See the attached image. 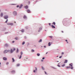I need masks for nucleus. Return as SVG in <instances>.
<instances>
[{
    "label": "nucleus",
    "mask_w": 75,
    "mask_h": 75,
    "mask_svg": "<svg viewBox=\"0 0 75 75\" xmlns=\"http://www.w3.org/2000/svg\"><path fill=\"white\" fill-rule=\"evenodd\" d=\"M13 51L12 49H11V53H12V52H13L14 51H15V50H16V49L15 48H13Z\"/></svg>",
    "instance_id": "f257e3e1"
},
{
    "label": "nucleus",
    "mask_w": 75,
    "mask_h": 75,
    "mask_svg": "<svg viewBox=\"0 0 75 75\" xmlns=\"http://www.w3.org/2000/svg\"><path fill=\"white\" fill-rule=\"evenodd\" d=\"M10 51L9 50H5L4 52L3 53L4 54H6V53H7V52H8Z\"/></svg>",
    "instance_id": "f03ea898"
},
{
    "label": "nucleus",
    "mask_w": 75,
    "mask_h": 75,
    "mask_svg": "<svg viewBox=\"0 0 75 75\" xmlns=\"http://www.w3.org/2000/svg\"><path fill=\"white\" fill-rule=\"evenodd\" d=\"M13 13L15 16H16V15H17V12L16 11L13 12Z\"/></svg>",
    "instance_id": "7ed1b4c3"
},
{
    "label": "nucleus",
    "mask_w": 75,
    "mask_h": 75,
    "mask_svg": "<svg viewBox=\"0 0 75 75\" xmlns=\"http://www.w3.org/2000/svg\"><path fill=\"white\" fill-rule=\"evenodd\" d=\"M4 18L5 19H7V18H8V16H5Z\"/></svg>",
    "instance_id": "20e7f679"
},
{
    "label": "nucleus",
    "mask_w": 75,
    "mask_h": 75,
    "mask_svg": "<svg viewBox=\"0 0 75 75\" xmlns=\"http://www.w3.org/2000/svg\"><path fill=\"white\" fill-rule=\"evenodd\" d=\"M51 26L52 28H55V26H54V25H52Z\"/></svg>",
    "instance_id": "39448f33"
},
{
    "label": "nucleus",
    "mask_w": 75,
    "mask_h": 75,
    "mask_svg": "<svg viewBox=\"0 0 75 75\" xmlns=\"http://www.w3.org/2000/svg\"><path fill=\"white\" fill-rule=\"evenodd\" d=\"M3 59L5 61H6V60H7V58H6V57H4L3 58Z\"/></svg>",
    "instance_id": "423d86ee"
},
{
    "label": "nucleus",
    "mask_w": 75,
    "mask_h": 75,
    "mask_svg": "<svg viewBox=\"0 0 75 75\" xmlns=\"http://www.w3.org/2000/svg\"><path fill=\"white\" fill-rule=\"evenodd\" d=\"M70 68V66H67L66 67V69H68V68Z\"/></svg>",
    "instance_id": "0eeeda50"
},
{
    "label": "nucleus",
    "mask_w": 75,
    "mask_h": 75,
    "mask_svg": "<svg viewBox=\"0 0 75 75\" xmlns=\"http://www.w3.org/2000/svg\"><path fill=\"white\" fill-rule=\"evenodd\" d=\"M25 7L26 8V9H27L28 8V6H25Z\"/></svg>",
    "instance_id": "6e6552de"
},
{
    "label": "nucleus",
    "mask_w": 75,
    "mask_h": 75,
    "mask_svg": "<svg viewBox=\"0 0 75 75\" xmlns=\"http://www.w3.org/2000/svg\"><path fill=\"white\" fill-rule=\"evenodd\" d=\"M67 62H68V60H66L64 63V64L65 63H67Z\"/></svg>",
    "instance_id": "1a4fd4ad"
},
{
    "label": "nucleus",
    "mask_w": 75,
    "mask_h": 75,
    "mask_svg": "<svg viewBox=\"0 0 75 75\" xmlns=\"http://www.w3.org/2000/svg\"><path fill=\"white\" fill-rule=\"evenodd\" d=\"M23 18L25 19L27 18V17L26 16H25V15H24L23 16Z\"/></svg>",
    "instance_id": "9d476101"
},
{
    "label": "nucleus",
    "mask_w": 75,
    "mask_h": 75,
    "mask_svg": "<svg viewBox=\"0 0 75 75\" xmlns=\"http://www.w3.org/2000/svg\"><path fill=\"white\" fill-rule=\"evenodd\" d=\"M3 13H1V17H3Z\"/></svg>",
    "instance_id": "9b49d317"
},
{
    "label": "nucleus",
    "mask_w": 75,
    "mask_h": 75,
    "mask_svg": "<svg viewBox=\"0 0 75 75\" xmlns=\"http://www.w3.org/2000/svg\"><path fill=\"white\" fill-rule=\"evenodd\" d=\"M11 72L12 74H14L15 73V71H13Z\"/></svg>",
    "instance_id": "f8f14e48"
},
{
    "label": "nucleus",
    "mask_w": 75,
    "mask_h": 75,
    "mask_svg": "<svg viewBox=\"0 0 75 75\" xmlns=\"http://www.w3.org/2000/svg\"><path fill=\"white\" fill-rule=\"evenodd\" d=\"M48 46H50V45H51V42H49L48 43Z\"/></svg>",
    "instance_id": "ddd939ff"
},
{
    "label": "nucleus",
    "mask_w": 75,
    "mask_h": 75,
    "mask_svg": "<svg viewBox=\"0 0 75 75\" xmlns=\"http://www.w3.org/2000/svg\"><path fill=\"white\" fill-rule=\"evenodd\" d=\"M7 24H9V25H13V23H8Z\"/></svg>",
    "instance_id": "4468645a"
},
{
    "label": "nucleus",
    "mask_w": 75,
    "mask_h": 75,
    "mask_svg": "<svg viewBox=\"0 0 75 75\" xmlns=\"http://www.w3.org/2000/svg\"><path fill=\"white\" fill-rule=\"evenodd\" d=\"M22 6H23V5H21L19 6L20 8H21V7H22Z\"/></svg>",
    "instance_id": "2eb2a0df"
},
{
    "label": "nucleus",
    "mask_w": 75,
    "mask_h": 75,
    "mask_svg": "<svg viewBox=\"0 0 75 75\" xmlns=\"http://www.w3.org/2000/svg\"><path fill=\"white\" fill-rule=\"evenodd\" d=\"M69 65H70V66L71 67H72L73 66L72 64V63L70 64Z\"/></svg>",
    "instance_id": "dca6fc26"
},
{
    "label": "nucleus",
    "mask_w": 75,
    "mask_h": 75,
    "mask_svg": "<svg viewBox=\"0 0 75 75\" xmlns=\"http://www.w3.org/2000/svg\"><path fill=\"white\" fill-rule=\"evenodd\" d=\"M52 24H53L54 25H55V23L54 22Z\"/></svg>",
    "instance_id": "f3484780"
},
{
    "label": "nucleus",
    "mask_w": 75,
    "mask_h": 75,
    "mask_svg": "<svg viewBox=\"0 0 75 75\" xmlns=\"http://www.w3.org/2000/svg\"><path fill=\"white\" fill-rule=\"evenodd\" d=\"M28 13H30V11L28 9L27 11Z\"/></svg>",
    "instance_id": "a211bd4d"
},
{
    "label": "nucleus",
    "mask_w": 75,
    "mask_h": 75,
    "mask_svg": "<svg viewBox=\"0 0 75 75\" xmlns=\"http://www.w3.org/2000/svg\"><path fill=\"white\" fill-rule=\"evenodd\" d=\"M42 41V39H40V40L39 41V42H40Z\"/></svg>",
    "instance_id": "6ab92c4d"
},
{
    "label": "nucleus",
    "mask_w": 75,
    "mask_h": 75,
    "mask_svg": "<svg viewBox=\"0 0 75 75\" xmlns=\"http://www.w3.org/2000/svg\"><path fill=\"white\" fill-rule=\"evenodd\" d=\"M24 44H25V42H23L22 43V45H24Z\"/></svg>",
    "instance_id": "aec40b11"
},
{
    "label": "nucleus",
    "mask_w": 75,
    "mask_h": 75,
    "mask_svg": "<svg viewBox=\"0 0 75 75\" xmlns=\"http://www.w3.org/2000/svg\"><path fill=\"white\" fill-rule=\"evenodd\" d=\"M21 32H22V33H23V32H24V30L23 29H22L21 30Z\"/></svg>",
    "instance_id": "412c9836"
},
{
    "label": "nucleus",
    "mask_w": 75,
    "mask_h": 75,
    "mask_svg": "<svg viewBox=\"0 0 75 75\" xmlns=\"http://www.w3.org/2000/svg\"><path fill=\"white\" fill-rule=\"evenodd\" d=\"M37 55H38V56H40V54L39 53V54L38 53L37 54Z\"/></svg>",
    "instance_id": "4be33fe9"
},
{
    "label": "nucleus",
    "mask_w": 75,
    "mask_h": 75,
    "mask_svg": "<svg viewBox=\"0 0 75 75\" xmlns=\"http://www.w3.org/2000/svg\"><path fill=\"white\" fill-rule=\"evenodd\" d=\"M12 60H13V62H14V61H15V60H14V59L13 58H12Z\"/></svg>",
    "instance_id": "5701e85b"
},
{
    "label": "nucleus",
    "mask_w": 75,
    "mask_h": 75,
    "mask_svg": "<svg viewBox=\"0 0 75 75\" xmlns=\"http://www.w3.org/2000/svg\"><path fill=\"white\" fill-rule=\"evenodd\" d=\"M65 64H64L63 65H62V67H64L65 66Z\"/></svg>",
    "instance_id": "b1692460"
},
{
    "label": "nucleus",
    "mask_w": 75,
    "mask_h": 75,
    "mask_svg": "<svg viewBox=\"0 0 75 75\" xmlns=\"http://www.w3.org/2000/svg\"><path fill=\"white\" fill-rule=\"evenodd\" d=\"M42 68L43 70H44V68L43 67H42Z\"/></svg>",
    "instance_id": "393cba45"
},
{
    "label": "nucleus",
    "mask_w": 75,
    "mask_h": 75,
    "mask_svg": "<svg viewBox=\"0 0 75 75\" xmlns=\"http://www.w3.org/2000/svg\"><path fill=\"white\" fill-rule=\"evenodd\" d=\"M42 30V27H40V28H39V30Z\"/></svg>",
    "instance_id": "a878e982"
},
{
    "label": "nucleus",
    "mask_w": 75,
    "mask_h": 75,
    "mask_svg": "<svg viewBox=\"0 0 75 75\" xmlns=\"http://www.w3.org/2000/svg\"><path fill=\"white\" fill-rule=\"evenodd\" d=\"M16 51L17 52H18V48H17Z\"/></svg>",
    "instance_id": "bb28decb"
},
{
    "label": "nucleus",
    "mask_w": 75,
    "mask_h": 75,
    "mask_svg": "<svg viewBox=\"0 0 75 75\" xmlns=\"http://www.w3.org/2000/svg\"><path fill=\"white\" fill-rule=\"evenodd\" d=\"M15 40H18V38L17 37H16L15 38Z\"/></svg>",
    "instance_id": "cd10ccee"
},
{
    "label": "nucleus",
    "mask_w": 75,
    "mask_h": 75,
    "mask_svg": "<svg viewBox=\"0 0 75 75\" xmlns=\"http://www.w3.org/2000/svg\"><path fill=\"white\" fill-rule=\"evenodd\" d=\"M8 22V19H7L6 21L5 22V23H7Z\"/></svg>",
    "instance_id": "c85d7f7f"
},
{
    "label": "nucleus",
    "mask_w": 75,
    "mask_h": 75,
    "mask_svg": "<svg viewBox=\"0 0 75 75\" xmlns=\"http://www.w3.org/2000/svg\"><path fill=\"white\" fill-rule=\"evenodd\" d=\"M21 57H22L21 55L19 58V59H21Z\"/></svg>",
    "instance_id": "c756f323"
},
{
    "label": "nucleus",
    "mask_w": 75,
    "mask_h": 75,
    "mask_svg": "<svg viewBox=\"0 0 75 75\" xmlns=\"http://www.w3.org/2000/svg\"><path fill=\"white\" fill-rule=\"evenodd\" d=\"M17 67H19V66H20V64H18L17 65Z\"/></svg>",
    "instance_id": "7c9ffc66"
},
{
    "label": "nucleus",
    "mask_w": 75,
    "mask_h": 75,
    "mask_svg": "<svg viewBox=\"0 0 75 75\" xmlns=\"http://www.w3.org/2000/svg\"><path fill=\"white\" fill-rule=\"evenodd\" d=\"M21 55H23V52H21Z\"/></svg>",
    "instance_id": "2f4dec72"
},
{
    "label": "nucleus",
    "mask_w": 75,
    "mask_h": 75,
    "mask_svg": "<svg viewBox=\"0 0 75 75\" xmlns=\"http://www.w3.org/2000/svg\"><path fill=\"white\" fill-rule=\"evenodd\" d=\"M8 64H9V63H8V62H7L6 63V65H8Z\"/></svg>",
    "instance_id": "473e14b6"
},
{
    "label": "nucleus",
    "mask_w": 75,
    "mask_h": 75,
    "mask_svg": "<svg viewBox=\"0 0 75 75\" xmlns=\"http://www.w3.org/2000/svg\"><path fill=\"white\" fill-rule=\"evenodd\" d=\"M62 56L59 57V58H62Z\"/></svg>",
    "instance_id": "72a5a7b5"
},
{
    "label": "nucleus",
    "mask_w": 75,
    "mask_h": 75,
    "mask_svg": "<svg viewBox=\"0 0 75 75\" xmlns=\"http://www.w3.org/2000/svg\"><path fill=\"white\" fill-rule=\"evenodd\" d=\"M32 52H34V50H32Z\"/></svg>",
    "instance_id": "f704fd0d"
},
{
    "label": "nucleus",
    "mask_w": 75,
    "mask_h": 75,
    "mask_svg": "<svg viewBox=\"0 0 75 75\" xmlns=\"http://www.w3.org/2000/svg\"><path fill=\"white\" fill-rule=\"evenodd\" d=\"M71 69H73V67H71Z\"/></svg>",
    "instance_id": "c9c22d12"
},
{
    "label": "nucleus",
    "mask_w": 75,
    "mask_h": 75,
    "mask_svg": "<svg viewBox=\"0 0 75 75\" xmlns=\"http://www.w3.org/2000/svg\"><path fill=\"white\" fill-rule=\"evenodd\" d=\"M64 52H62V55H64Z\"/></svg>",
    "instance_id": "e433bc0d"
},
{
    "label": "nucleus",
    "mask_w": 75,
    "mask_h": 75,
    "mask_svg": "<svg viewBox=\"0 0 75 75\" xmlns=\"http://www.w3.org/2000/svg\"><path fill=\"white\" fill-rule=\"evenodd\" d=\"M57 66L59 67H60V66H59V64L57 65Z\"/></svg>",
    "instance_id": "4c0bfd02"
},
{
    "label": "nucleus",
    "mask_w": 75,
    "mask_h": 75,
    "mask_svg": "<svg viewBox=\"0 0 75 75\" xmlns=\"http://www.w3.org/2000/svg\"><path fill=\"white\" fill-rule=\"evenodd\" d=\"M45 74H47V73L45 71Z\"/></svg>",
    "instance_id": "58836bf2"
},
{
    "label": "nucleus",
    "mask_w": 75,
    "mask_h": 75,
    "mask_svg": "<svg viewBox=\"0 0 75 75\" xmlns=\"http://www.w3.org/2000/svg\"><path fill=\"white\" fill-rule=\"evenodd\" d=\"M5 46H7V44H6L5 45Z\"/></svg>",
    "instance_id": "ea45409f"
},
{
    "label": "nucleus",
    "mask_w": 75,
    "mask_h": 75,
    "mask_svg": "<svg viewBox=\"0 0 75 75\" xmlns=\"http://www.w3.org/2000/svg\"><path fill=\"white\" fill-rule=\"evenodd\" d=\"M33 72H35V70H33Z\"/></svg>",
    "instance_id": "a19ab883"
},
{
    "label": "nucleus",
    "mask_w": 75,
    "mask_h": 75,
    "mask_svg": "<svg viewBox=\"0 0 75 75\" xmlns=\"http://www.w3.org/2000/svg\"><path fill=\"white\" fill-rule=\"evenodd\" d=\"M49 25H51V23H49Z\"/></svg>",
    "instance_id": "79ce46f5"
},
{
    "label": "nucleus",
    "mask_w": 75,
    "mask_h": 75,
    "mask_svg": "<svg viewBox=\"0 0 75 75\" xmlns=\"http://www.w3.org/2000/svg\"><path fill=\"white\" fill-rule=\"evenodd\" d=\"M44 48H46V46H44Z\"/></svg>",
    "instance_id": "37998d69"
},
{
    "label": "nucleus",
    "mask_w": 75,
    "mask_h": 75,
    "mask_svg": "<svg viewBox=\"0 0 75 75\" xmlns=\"http://www.w3.org/2000/svg\"><path fill=\"white\" fill-rule=\"evenodd\" d=\"M45 59V58L44 57H43L42 58V59Z\"/></svg>",
    "instance_id": "c03bdc74"
},
{
    "label": "nucleus",
    "mask_w": 75,
    "mask_h": 75,
    "mask_svg": "<svg viewBox=\"0 0 75 75\" xmlns=\"http://www.w3.org/2000/svg\"><path fill=\"white\" fill-rule=\"evenodd\" d=\"M35 69L36 70V71H37V67H35Z\"/></svg>",
    "instance_id": "a18cd8bd"
},
{
    "label": "nucleus",
    "mask_w": 75,
    "mask_h": 75,
    "mask_svg": "<svg viewBox=\"0 0 75 75\" xmlns=\"http://www.w3.org/2000/svg\"><path fill=\"white\" fill-rule=\"evenodd\" d=\"M19 7V6H17V7Z\"/></svg>",
    "instance_id": "49530a36"
},
{
    "label": "nucleus",
    "mask_w": 75,
    "mask_h": 75,
    "mask_svg": "<svg viewBox=\"0 0 75 75\" xmlns=\"http://www.w3.org/2000/svg\"><path fill=\"white\" fill-rule=\"evenodd\" d=\"M30 1H29V4H30Z\"/></svg>",
    "instance_id": "de8ad7c7"
},
{
    "label": "nucleus",
    "mask_w": 75,
    "mask_h": 75,
    "mask_svg": "<svg viewBox=\"0 0 75 75\" xmlns=\"http://www.w3.org/2000/svg\"><path fill=\"white\" fill-rule=\"evenodd\" d=\"M52 36H50V37L51 38H52Z\"/></svg>",
    "instance_id": "09e8293b"
},
{
    "label": "nucleus",
    "mask_w": 75,
    "mask_h": 75,
    "mask_svg": "<svg viewBox=\"0 0 75 75\" xmlns=\"http://www.w3.org/2000/svg\"><path fill=\"white\" fill-rule=\"evenodd\" d=\"M65 41H66V42H67V41H68L67 40H65Z\"/></svg>",
    "instance_id": "8fccbe9b"
},
{
    "label": "nucleus",
    "mask_w": 75,
    "mask_h": 75,
    "mask_svg": "<svg viewBox=\"0 0 75 75\" xmlns=\"http://www.w3.org/2000/svg\"><path fill=\"white\" fill-rule=\"evenodd\" d=\"M13 42H14V41H13V42H12V43H13Z\"/></svg>",
    "instance_id": "3c124183"
},
{
    "label": "nucleus",
    "mask_w": 75,
    "mask_h": 75,
    "mask_svg": "<svg viewBox=\"0 0 75 75\" xmlns=\"http://www.w3.org/2000/svg\"><path fill=\"white\" fill-rule=\"evenodd\" d=\"M47 53H48V52H46V54H47Z\"/></svg>",
    "instance_id": "603ef678"
},
{
    "label": "nucleus",
    "mask_w": 75,
    "mask_h": 75,
    "mask_svg": "<svg viewBox=\"0 0 75 75\" xmlns=\"http://www.w3.org/2000/svg\"><path fill=\"white\" fill-rule=\"evenodd\" d=\"M40 30H38V32H40Z\"/></svg>",
    "instance_id": "864d4df0"
},
{
    "label": "nucleus",
    "mask_w": 75,
    "mask_h": 75,
    "mask_svg": "<svg viewBox=\"0 0 75 75\" xmlns=\"http://www.w3.org/2000/svg\"><path fill=\"white\" fill-rule=\"evenodd\" d=\"M62 33H64V32H63V31H62Z\"/></svg>",
    "instance_id": "5fc2aeb1"
},
{
    "label": "nucleus",
    "mask_w": 75,
    "mask_h": 75,
    "mask_svg": "<svg viewBox=\"0 0 75 75\" xmlns=\"http://www.w3.org/2000/svg\"><path fill=\"white\" fill-rule=\"evenodd\" d=\"M67 44L68 43V42H67Z\"/></svg>",
    "instance_id": "6e6d98bb"
},
{
    "label": "nucleus",
    "mask_w": 75,
    "mask_h": 75,
    "mask_svg": "<svg viewBox=\"0 0 75 75\" xmlns=\"http://www.w3.org/2000/svg\"><path fill=\"white\" fill-rule=\"evenodd\" d=\"M0 65H1V63L0 62Z\"/></svg>",
    "instance_id": "4d7b16f0"
},
{
    "label": "nucleus",
    "mask_w": 75,
    "mask_h": 75,
    "mask_svg": "<svg viewBox=\"0 0 75 75\" xmlns=\"http://www.w3.org/2000/svg\"><path fill=\"white\" fill-rule=\"evenodd\" d=\"M58 57V56H57V57Z\"/></svg>",
    "instance_id": "13d9d810"
},
{
    "label": "nucleus",
    "mask_w": 75,
    "mask_h": 75,
    "mask_svg": "<svg viewBox=\"0 0 75 75\" xmlns=\"http://www.w3.org/2000/svg\"><path fill=\"white\" fill-rule=\"evenodd\" d=\"M41 47H42V46H41Z\"/></svg>",
    "instance_id": "bf43d9fd"
},
{
    "label": "nucleus",
    "mask_w": 75,
    "mask_h": 75,
    "mask_svg": "<svg viewBox=\"0 0 75 75\" xmlns=\"http://www.w3.org/2000/svg\"><path fill=\"white\" fill-rule=\"evenodd\" d=\"M26 59H28V58H27Z\"/></svg>",
    "instance_id": "052dcab7"
},
{
    "label": "nucleus",
    "mask_w": 75,
    "mask_h": 75,
    "mask_svg": "<svg viewBox=\"0 0 75 75\" xmlns=\"http://www.w3.org/2000/svg\"><path fill=\"white\" fill-rule=\"evenodd\" d=\"M6 33H5V34H6Z\"/></svg>",
    "instance_id": "680f3d73"
}]
</instances>
